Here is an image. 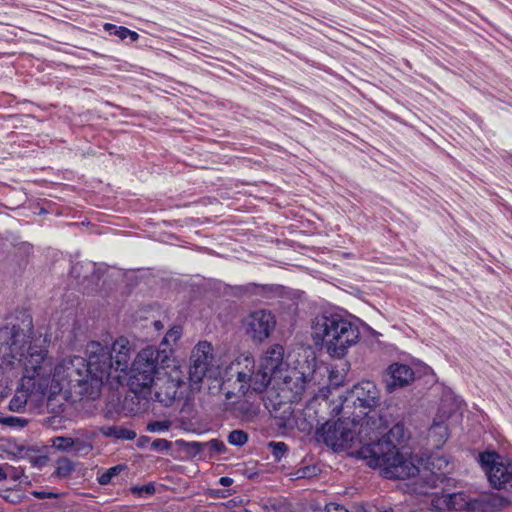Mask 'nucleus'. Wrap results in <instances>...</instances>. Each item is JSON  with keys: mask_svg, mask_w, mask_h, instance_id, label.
<instances>
[{"mask_svg": "<svg viewBox=\"0 0 512 512\" xmlns=\"http://www.w3.org/2000/svg\"><path fill=\"white\" fill-rule=\"evenodd\" d=\"M245 333L254 342H263L267 339L276 326L274 315L265 309H260L249 314L243 321Z\"/></svg>", "mask_w": 512, "mask_h": 512, "instance_id": "6e6552de", "label": "nucleus"}, {"mask_svg": "<svg viewBox=\"0 0 512 512\" xmlns=\"http://www.w3.org/2000/svg\"><path fill=\"white\" fill-rule=\"evenodd\" d=\"M381 419L361 423L357 433L338 419L327 421L316 430L319 440L334 450H351V454L362 459L373 469L390 480H405L419 474V467L411 453L401 451L402 444L410 432L402 422L395 423L387 433L380 431Z\"/></svg>", "mask_w": 512, "mask_h": 512, "instance_id": "f257e3e1", "label": "nucleus"}, {"mask_svg": "<svg viewBox=\"0 0 512 512\" xmlns=\"http://www.w3.org/2000/svg\"><path fill=\"white\" fill-rule=\"evenodd\" d=\"M180 337L181 328L179 326H175L165 334L163 341L161 342V345L175 344Z\"/></svg>", "mask_w": 512, "mask_h": 512, "instance_id": "2f4dec72", "label": "nucleus"}, {"mask_svg": "<svg viewBox=\"0 0 512 512\" xmlns=\"http://www.w3.org/2000/svg\"><path fill=\"white\" fill-rule=\"evenodd\" d=\"M350 398L352 400L357 417L362 418L361 423H366L368 420L381 419L382 425L380 431L387 433V425L383 420V417L379 415L375 408L380 403V393L372 381H362L353 386L350 392Z\"/></svg>", "mask_w": 512, "mask_h": 512, "instance_id": "423d86ee", "label": "nucleus"}, {"mask_svg": "<svg viewBox=\"0 0 512 512\" xmlns=\"http://www.w3.org/2000/svg\"><path fill=\"white\" fill-rule=\"evenodd\" d=\"M414 380V371L406 364L393 363L391 364L385 375L384 381L386 390L394 392L398 388H403L409 385Z\"/></svg>", "mask_w": 512, "mask_h": 512, "instance_id": "9d476101", "label": "nucleus"}, {"mask_svg": "<svg viewBox=\"0 0 512 512\" xmlns=\"http://www.w3.org/2000/svg\"><path fill=\"white\" fill-rule=\"evenodd\" d=\"M168 362L169 356L166 349L159 350L148 346L137 354L131 367L128 366L124 383L135 395L148 399L158 369L169 367Z\"/></svg>", "mask_w": 512, "mask_h": 512, "instance_id": "39448f33", "label": "nucleus"}, {"mask_svg": "<svg viewBox=\"0 0 512 512\" xmlns=\"http://www.w3.org/2000/svg\"><path fill=\"white\" fill-rule=\"evenodd\" d=\"M271 453L276 460H280L288 451V446L284 442L272 441L268 444Z\"/></svg>", "mask_w": 512, "mask_h": 512, "instance_id": "c756f323", "label": "nucleus"}, {"mask_svg": "<svg viewBox=\"0 0 512 512\" xmlns=\"http://www.w3.org/2000/svg\"><path fill=\"white\" fill-rule=\"evenodd\" d=\"M99 432L107 438L133 440L136 438V432L122 426L106 425L99 427Z\"/></svg>", "mask_w": 512, "mask_h": 512, "instance_id": "dca6fc26", "label": "nucleus"}, {"mask_svg": "<svg viewBox=\"0 0 512 512\" xmlns=\"http://www.w3.org/2000/svg\"><path fill=\"white\" fill-rule=\"evenodd\" d=\"M234 411L237 416L244 419H250L257 414L258 407L247 400H242L235 403Z\"/></svg>", "mask_w": 512, "mask_h": 512, "instance_id": "a211bd4d", "label": "nucleus"}, {"mask_svg": "<svg viewBox=\"0 0 512 512\" xmlns=\"http://www.w3.org/2000/svg\"><path fill=\"white\" fill-rule=\"evenodd\" d=\"M7 477V473L0 467V481L5 480Z\"/></svg>", "mask_w": 512, "mask_h": 512, "instance_id": "a18cd8bd", "label": "nucleus"}, {"mask_svg": "<svg viewBox=\"0 0 512 512\" xmlns=\"http://www.w3.org/2000/svg\"><path fill=\"white\" fill-rule=\"evenodd\" d=\"M212 346L207 341L199 342L192 351L190 357L189 376L195 383L202 381L212 358Z\"/></svg>", "mask_w": 512, "mask_h": 512, "instance_id": "1a4fd4ad", "label": "nucleus"}, {"mask_svg": "<svg viewBox=\"0 0 512 512\" xmlns=\"http://www.w3.org/2000/svg\"><path fill=\"white\" fill-rule=\"evenodd\" d=\"M27 404V398L24 395H15L8 404L9 410L13 412H22Z\"/></svg>", "mask_w": 512, "mask_h": 512, "instance_id": "bb28decb", "label": "nucleus"}, {"mask_svg": "<svg viewBox=\"0 0 512 512\" xmlns=\"http://www.w3.org/2000/svg\"><path fill=\"white\" fill-rule=\"evenodd\" d=\"M314 475H316V467L315 466H304V467L299 468L295 472V476L297 479L310 478Z\"/></svg>", "mask_w": 512, "mask_h": 512, "instance_id": "f704fd0d", "label": "nucleus"}, {"mask_svg": "<svg viewBox=\"0 0 512 512\" xmlns=\"http://www.w3.org/2000/svg\"><path fill=\"white\" fill-rule=\"evenodd\" d=\"M248 439H249L248 433L245 432L244 430H240V429L232 430L227 436L228 443L230 445L237 446V447L244 446L248 442Z\"/></svg>", "mask_w": 512, "mask_h": 512, "instance_id": "b1692460", "label": "nucleus"}, {"mask_svg": "<svg viewBox=\"0 0 512 512\" xmlns=\"http://www.w3.org/2000/svg\"><path fill=\"white\" fill-rule=\"evenodd\" d=\"M93 450V444L91 441L83 438H73L72 450L76 456H86Z\"/></svg>", "mask_w": 512, "mask_h": 512, "instance_id": "412c9836", "label": "nucleus"}, {"mask_svg": "<svg viewBox=\"0 0 512 512\" xmlns=\"http://www.w3.org/2000/svg\"><path fill=\"white\" fill-rule=\"evenodd\" d=\"M131 493L136 497H146L153 495L156 491L155 486L152 482L145 485H136L130 488Z\"/></svg>", "mask_w": 512, "mask_h": 512, "instance_id": "a878e982", "label": "nucleus"}, {"mask_svg": "<svg viewBox=\"0 0 512 512\" xmlns=\"http://www.w3.org/2000/svg\"><path fill=\"white\" fill-rule=\"evenodd\" d=\"M470 497L465 492L452 493L448 497L447 506L455 510L468 511Z\"/></svg>", "mask_w": 512, "mask_h": 512, "instance_id": "f3484780", "label": "nucleus"}, {"mask_svg": "<svg viewBox=\"0 0 512 512\" xmlns=\"http://www.w3.org/2000/svg\"><path fill=\"white\" fill-rule=\"evenodd\" d=\"M218 482L220 485H222L224 487H228L233 484L234 480L228 476H223L219 479Z\"/></svg>", "mask_w": 512, "mask_h": 512, "instance_id": "ea45409f", "label": "nucleus"}, {"mask_svg": "<svg viewBox=\"0 0 512 512\" xmlns=\"http://www.w3.org/2000/svg\"><path fill=\"white\" fill-rule=\"evenodd\" d=\"M330 393V388L329 387H322L319 389V393L317 394V397H321L323 399H326L328 398V395Z\"/></svg>", "mask_w": 512, "mask_h": 512, "instance_id": "79ce46f5", "label": "nucleus"}, {"mask_svg": "<svg viewBox=\"0 0 512 512\" xmlns=\"http://www.w3.org/2000/svg\"><path fill=\"white\" fill-rule=\"evenodd\" d=\"M151 450L156 452H165L172 447V443L166 439H155L151 443Z\"/></svg>", "mask_w": 512, "mask_h": 512, "instance_id": "72a5a7b5", "label": "nucleus"}, {"mask_svg": "<svg viewBox=\"0 0 512 512\" xmlns=\"http://www.w3.org/2000/svg\"><path fill=\"white\" fill-rule=\"evenodd\" d=\"M127 468L125 464H118L110 467L105 472L97 476V481L100 485H108L112 483L113 479L117 477L122 471Z\"/></svg>", "mask_w": 512, "mask_h": 512, "instance_id": "aec40b11", "label": "nucleus"}, {"mask_svg": "<svg viewBox=\"0 0 512 512\" xmlns=\"http://www.w3.org/2000/svg\"><path fill=\"white\" fill-rule=\"evenodd\" d=\"M8 477L12 478L15 481L23 482L22 478L27 479L28 477L24 475V471L21 468H11V471L7 473Z\"/></svg>", "mask_w": 512, "mask_h": 512, "instance_id": "e433bc0d", "label": "nucleus"}, {"mask_svg": "<svg viewBox=\"0 0 512 512\" xmlns=\"http://www.w3.org/2000/svg\"><path fill=\"white\" fill-rule=\"evenodd\" d=\"M75 470V464L67 457H61L56 461L54 475L59 478H66Z\"/></svg>", "mask_w": 512, "mask_h": 512, "instance_id": "6ab92c4d", "label": "nucleus"}, {"mask_svg": "<svg viewBox=\"0 0 512 512\" xmlns=\"http://www.w3.org/2000/svg\"><path fill=\"white\" fill-rule=\"evenodd\" d=\"M42 461H43V460H42V458H40V457H39V458H35V459H34V461H33V464H34V465H37V464L41 463Z\"/></svg>", "mask_w": 512, "mask_h": 512, "instance_id": "49530a36", "label": "nucleus"}, {"mask_svg": "<svg viewBox=\"0 0 512 512\" xmlns=\"http://www.w3.org/2000/svg\"><path fill=\"white\" fill-rule=\"evenodd\" d=\"M171 427V422L169 420H163V421H152L147 424V431L152 433L157 432H164L168 431Z\"/></svg>", "mask_w": 512, "mask_h": 512, "instance_id": "7c9ffc66", "label": "nucleus"}, {"mask_svg": "<svg viewBox=\"0 0 512 512\" xmlns=\"http://www.w3.org/2000/svg\"><path fill=\"white\" fill-rule=\"evenodd\" d=\"M33 320L26 309H16L0 326V362L2 366L22 364L29 378L40 375L48 350L33 339Z\"/></svg>", "mask_w": 512, "mask_h": 512, "instance_id": "7ed1b4c3", "label": "nucleus"}, {"mask_svg": "<svg viewBox=\"0 0 512 512\" xmlns=\"http://www.w3.org/2000/svg\"><path fill=\"white\" fill-rule=\"evenodd\" d=\"M156 327H159V322L155 321Z\"/></svg>", "mask_w": 512, "mask_h": 512, "instance_id": "de8ad7c7", "label": "nucleus"}, {"mask_svg": "<svg viewBox=\"0 0 512 512\" xmlns=\"http://www.w3.org/2000/svg\"><path fill=\"white\" fill-rule=\"evenodd\" d=\"M272 378H277L275 375H270L262 371L261 367L258 368L257 372H253L252 384L248 386H240L239 392L246 393L250 388L256 392L264 391L270 384Z\"/></svg>", "mask_w": 512, "mask_h": 512, "instance_id": "2eb2a0df", "label": "nucleus"}, {"mask_svg": "<svg viewBox=\"0 0 512 512\" xmlns=\"http://www.w3.org/2000/svg\"><path fill=\"white\" fill-rule=\"evenodd\" d=\"M479 463L493 489L512 492V461L495 451L479 454Z\"/></svg>", "mask_w": 512, "mask_h": 512, "instance_id": "0eeeda50", "label": "nucleus"}, {"mask_svg": "<svg viewBox=\"0 0 512 512\" xmlns=\"http://www.w3.org/2000/svg\"><path fill=\"white\" fill-rule=\"evenodd\" d=\"M284 383L293 394L291 401L297 402L301 399L308 384V380L303 373L295 371L293 372V376L284 377Z\"/></svg>", "mask_w": 512, "mask_h": 512, "instance_id": "4468645a", "label": "nucleus"}, {"mask_svg": "<svg viewBox=\"0 0 512 512\" xmlns=\"http://www.w3.org/2000/svg\"><path fill=\"white\" fill-rule=\"evenodd\" d=\"M156 327H159V322L155 321Z\"/></svg>", "mask_w": 512, "mask_h": 512, "instance_id": "09e8293b", "label": "nucleus"}, {"mask_svg": "<svg viewBox=\"0 0 512 512\" xmlns=\"http://www.w3.org/2000/svg\"><path fill=\"white\" fill-rule=\"evenodd\" d=\"M2 424L12 428H24L28 424V420L16 416H8L2 419Z\"/></svg>", "mask_w": 512, "mask_h": 512, "instance_id": "473e14b6", "label": "nucleus"}, {"mask_svg": "<svg viewBox=\"0 0 512 512\" xmlns=\"http://www.w3.org/2000/svg\"><path fill=\"white\" fill-rule=\"evenodd\" d=\"M55 368H57V366ZM41 376L42 373L40 372V375L34 377L33 379L36 381V378H39L37 391L44 397L51 393L52 391H55L56 396H59L62 390V385L60 381L66 380L70 388H79V386H71L65 368H62L59 373L56 371V369H54V375L52 379L44 378Z\"/></svg>", "mask_w": 512, "mask_h": 512, "instance_id": "ddd939ff", "label": "nucleus"}, {"mask_svg": "<svg viewBox=\"0 0 512 512\" xmlns=\"http://www.w3.org/2000/svg\"><path fill=\"white\" fill-rule=\"evenodd\" d=\"M128 37L130 38L131 42H135L139 39V34L129 29Z\"/></svg>", "mask_w": 512, "mask_h": 512, "instance_id": "37998d69", "label": "nucleus"}, {"mask_svg": "<svg viewBox=\"0 0 512 512\" xmlns=\"http://www.w3.org/2000/svg\"><path fill=\"white\" fill-rule=\"evenodd\" d=\"M312 336L316 344L321 342L333 358L344 357L360 336L358 326L338 313L325 312L312 322Z\"/></svg>", "mask_w": 512, "mask_h": 512, "instance_id": "20e7f679", "label": "nucleus"}, {"mask_svg": "<svg viewBox=\"0 0 512 512\" xmlns=\"http://www.w3.org/2000/svg\"><path fill=\"white\" fill-rule=\"evenodd\" d=\"M325 512H348V510H346L343 506L332 503L327 506Z\"/></svg>", "mask_w": 512, "mask_h": 512, "instance_id": "58836bf2", "label": "nucleus"}, {"mask_svg": "<svg viewBox=\"0 0 512 512\" xmlns=\"http://www.w3.org/2000/svg\"><path fill=\"white\" fill-rule=\"evenodd\" d=\"M79 267H80V264H79V263H77L76 265H74V266L72 267L71 273H72L73 275H75V277H79V276H80V274H79Z\"/></svg>", "mask_w": 512, "mask_h": 512, "instance_id": "c03bdc74", "label": "nucleus"}, {"mask_svg": "<svg viewBox=\"0 0 512 512\" xmlns=\"http://www.w3.org/2000/svg\"><path fill=\"white\" fill-rule=\"evenodd\" d=\"M283 357L284 348L279 344H275L271 346L261 358L259 367H261L262 371H265V373L280 377L279 374L284 366Z\"/></svg>", "mask_w": 512, "mask_h": 512, "instance_id": "f8f14e48", "label": "nucleus"}, {"mask_svg": "<svg viewBox=\"0 0 512 512\" xmlns=\"http://www.w3.org/2000/svg\"><path fill=\"white\" fill-rule=\"evenodd\" d=\"M205 445V456H213L214 454H221L226 451V446L223 441L218 439H212L208 442H204Z\"/></svg>", "mask_w": 512, "mask_h": 512, "instance_id": "393cba45", "label": "nucleus"}, {"mask_svg": "<svg viewBox=\"0 0 512 512\" xmlns=\"http://www.w3.org/2000/svg\"><path fill=\"white\" fill-rule=\"evenodd\" d=\"M73 437L56 436L51 439V446L61 452H71Z\"/></svg>", "mask_w": 512, "mask_h": 512, "instance_id": "5701e85b", "label": "nucleus"}, {"mask_svg": "<svg viewBox=\"0 0 512 512\" xmlns=\"http://www.w3.org/2000/svg\"><path fill=\"white\" fill-rule=\"evenodd\" d=\"M237 381L240 382V386L244 385L245 387L249 384H252L253 381V373L247 372H238L237 373Z\"/></svg>", "mask_w": 512, "mask_h": 512, "instance_id": "c9c22d12", "label": "nucleus"}, {"mask_svg": "<svg viewBox=\"0 0 512 512\" xmlns=\"http://www.w3.org/2000/svg\"><path fill=\"white\" fill-rule=\"evenodd\" d=\"M32 495L37 499H49V498H58L59 494L54 493L52 491H33Z\"/></svg>", "mask_w": 512, "mask_h": 512, "instance_id": "4c0bfd02", "label": "nucleus"}, {"mask_svg": "<svg viewBox=\"0 0 512 512\" xmlns=\"http://www.w3.org/2000/svg\"><path fill=\"white\" fill-rule=\"evenodd\" d=\"M46 407L50 412L57 413L60 410H62L63 403L59 401L58 397L56 396V392L52 391L48 395H46Z\"/></svg>", "mask_w": 512, "mask_h": 512, "instance_id": "cd10ccee", "label": "nucleus"}, {"mask_svg": "<svg viewBox=\"0 0 512 512\" xmlns=\"http://www.w3.org/2000/svg\"><path fill=\"white\" fill-rule=\"evenodd\" d=\"M88 359L74 356L57 365L67 372L71 386H79V394L95 399L104 383L123 385L131 359V347L125 338H119L111 346L92 341L87 346Z\"/></svg>", "mask_w": 512, "mask_h": 512, "instance_id": "f03ea898", "label": "nucleus"}, {"mask_svg": "<svg viewBox=\"0 0 512 512\" xmlns=\"http://www.w3.org/2000/svg\"><path fill=\"white\" fill-rule=\"evenodd\" d=\"M509 499L498 493L470 498L467 512H493L509 505Z\"/></svg>", "mask_w": 512, "mask_h": 512, "instance_id": "9b49d317", "label": "nucleus"}, {"mask_svg": "<svg viewBox=\"0 0 512 512\" xmlns=\"http://www.w3.org/2000/svg\"><path fill=\"white\" fill-rule=\"evenodd\" d=\"M178 445H180L190 456H197L200 454H205V445L204 442H197V441H184V440H178L176 442Z\"/></svg>", "mask_w": 512, "mask_h": 512, "instance_id": "4be33fe9", "label": "nucleus"}, {"mask_svg": "<svg viewBox=\"0 0 512 512\" xmlns=\"http://www.w3.org/2000/svg\"><path fill=\"white\" fill-rule=\"evenodd\" d=\"M104 29L121 40L128 38L129 29L124 26H116L114 24L106 23L104 25Z\"/></svg>", "mask_w": 512, "mask_h": 512, "instance_id": "c85d7f7f", "label": "nucleus"}, {"mask_svg": "<svg viewBox=\"0 0 512 512\" xmlns=\"http://www.w3.org/2000/svg\"><path fill=\"white\" fill-rule=\"evenodd\" d=\"M151 438L148 436H140L137 440V446L139 448L145 447L146 444L150 442Z\"/></svg>", "mask_w": 512, "mask_h": 512, "instance_id": "a19ab883", "label": "nucleus"}]
</instances>
